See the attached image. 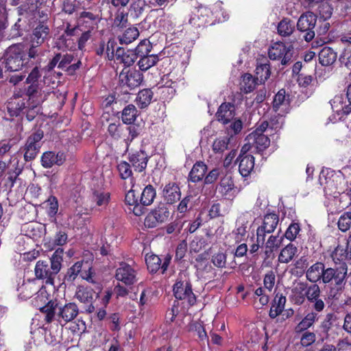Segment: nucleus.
Listing matches in <instances>:
<instances>
[{"mask_svg":"<svg viewBox=\"0 0 351 351\" xmlns=\"http://www.w3.org/2000/svg\"><path fill=\"white\" fill-rule=\"evenodd\" d=\"M128 23V14L124 12H118L114 19V25L116 27L123 28Z\"/></svg>","mask_w":351,"mask_h":351,"instance_id":"nucleus-61","label":"nucleus"},{"mask_svg":"<svg viewBox=\"0 0 351 351\" xmlns=\"http://www.w3.org/2000/svg\"><path fill=\"white\" fill-rule=\"evenodd\" d=\"M128 127H125V132H128V136L125 138L127 144L131 143L135 138H136L142 132V128L139 125L130 124Z\"/></svg>","mask_w":351,"mask_h":351,"instance_id":"nucleus-53","label":"nucleus"},{"mask_svg":"<svg viewBox=\"0 0 351 351\" xmlns=\"http://www.w3.org/2000/svg\"><path fill=\"white\" fill-rule=\"evenodd\" d=\"M153 95V92L149 88L140 90L136 99V105L141 108H147L152 100Z\"/></svg>","mask_w":351,"mask_h":351,"instance_id":"nucleus-39","label":"nucleus"},{"mask_svg":"<svg viewBox=\"0 0 351 351\" xmlns=\"http://www.w3.org/2000/svg\"><path fill=\"white\" fill-rule=\"evenodd\" d=\"M156 196V191L155 188L151 184L147 185L143 190L139 198L141 205L144 208L151 205L154 202Z\"/></svg>","mask_w":351,"mask_h":351,"instance_id":"nucleus-36","label":"nucleus"},{"mask_svg":"<svg viewBox=\"0 0 351 351\" xmlns=\"http://www.w3.org/2000/svg\"><path fill=\"white\" fill-rule=\"evenodd\" d=\"M297 252V247L289 243L281 250L278 258V261L281 263H289L293 259Z\"/></svg>","mask_w":351,"mask_h":351,"instance_id":"nucleus-35","label":"nucleus"},{"mask_svg":"<svg viewBox=\"0 0 351 351\" xmlns=\"http://www.w3.org/2000/svg\"><path fill=\"white\" fill-rule=\"evenodd\" d=\"M348 267L346 263H339L335 267H328L324 271L323 282L327 284L334 282L338 287L344 285L346 276L347 275Z\"/></svg>","mask_w":351,"mask_h":351,"instance_id":"nucleus-9","label":"nucleus"},{"mask_svg":"<svg viewBox=\"0 0 351 351\" xmlns=\"http://www.w3.org/2000/svg\"><path fill=\"white\" fill-rule=\"evenodd\" d=\"M170 261V257L165 256L162 261L161 258L155 254H147L145 257L147 269L151 273H156L160 269L164 274L169 267Z\"/></svg>","mask_w":351,"mask_h":351,"instance_id":"nucleus-16","label":"nucleus"},{"mask_svg":"<svg viewBox=\"0 0 351 351\" xmlns=\"http://www.w3.org/2000/svg\"><path fill=\"white\" fill-rule=\"evenodd\" d=\"M324 271H325L324 265L317 262L307 269L306 277L312 282H316L320 280L323 281Z\"/></svg>","mask_w":351,"mask_h":351,"instance_id":"nucleus-28","label":"nucleus"},{"mask_svg":"<svg viewBox=\"0 0 351 351\" xmlns=\"http://www.w3.org/2000/svg\"><path fill=\"white\" fill-rule=\"evenodd\" d=\"M65 161V156L62 152L56 154L53 152H46L41 156V165L44 168H51L53 165H62Z\"/></svg>","mask_w":351,"mask_h":351,"instance_id":"nucleus-20","label":"nucleus"},{"mask_svg":"<svg viewBox=\"0 0 351 351\" xmlns=\"http://www.w3.org/2000/svg\"><path fill=\"white\" fill-rule=\"evenodd\" d=\"M256 78L260 84H263L271 75L270 65L267 61L264 63H258L256 68Z\"/></svg>","mask_w":351,"mask_h":351,"instance_id":"nucleus-38","label":"nucleus"},{"mask_svg":"<svg viewBox=\"0 0 351 351\" xmlns=\"http://www.w3.org/2000/svg\"><path fill=\"white\" fill-rule=\"evenodd\" d=\"M340 62L350 69L351 67V50L349 49H345L339 57Z\"/></svg>","mask_w":351,"mask_h":351,"instance_id":"nucleus-63","label":"nucleus"},{"mask_svg":"<svg viewBox=\"0 0 351 351\" xmlns=\"http://www.w3.org/2000/svg\"><path fill=\"white\" fill-rule=\"evenodd\" d=\"M306 284L303 282H298L292 289L291 297L295 304H302L304 302L306 294Z\"/></svg>","mask_w":351,"mask_h":351,"instance_id":"nucleus-37","label":"nucleus"},{"mask_svg":"<svg viewBox=\"0 0 351 351\" xmlns=\"http://www.w3.org/2000/svg\"><path fill=\"white\" fill-rule=\"evenodd\" d=\"M139 36V32L136 27H130L126 29L122 35L119 36L121 44L128 45L135 40Z\"/></svg>","mask_w":351,"mask_h":351,"instance_id":"nucleus-41","label":"nucleus"},{"mask_svg":"<svg viewBox=\"0 0 351 351\" xmlns=\"http://www.w3.org/2000/svg\"><path fill=\"white\" fill-rule=\"evenodd\" d=\"M26 56L28 63L30 62L32 64H38L44 56V50L40 47V45L31 43Z\"/></svg>","mask_w":351,"mask_h":351,"instance_id":"nucleus-32","label":"nucleus"},{"mask_svg":"<svg viewBox=\"0 0 351 351\" xmlns=\"http://www.w3.org/2000/svg\"><path fill=\"white\" fill-rule=\"evenodd\" d=\"M163 197L166 202L172 204L180 200L181 197V191L180 187L176 183L172 182L165 185L163 191Z\"/></svg>","mask_w":351,"mask_h":351,"instance_id":"nucleus-22","label":"nucleus"},{"mask_svg":"<svg viewBox=\"0 0 351 351\" xmlns=\"http://www.w3.org/2000/svg\"><path fill=\"white\" fill-rule=\"evenodd\" d=\"M128 159L134 171L142 172L147 167L149 156L145 151L139 150L130 154Z\"/></svg>","mask_w":351,"mask_h":351,"instance_id":"nucleus-19","label":"nucleus"},{"mask_svg":"<svg viewBox=\"0 0 351 351\" xmlns=\"http://www.w3.org/2000/svg\"><path fill=\"white\" fill-rule=\"evenodd\" d=\"M239 172L243 177H247L254 169V158L252 155L239 156Z\"/></svg>","mask_w":351,"mask_h":351,"instance_id":"nucleus-30","label":"nucleus"},{"mask_svg":"<svg viewBox=\"0 0 351 351\" xmlns=\"http://www.w3.org/2000/svg\"><path fill=\"white\" fill-rule=\"evenodd\" d=\"M125 203L130 206H132L133 213L136 216H141L144 214L145 208L141 205L139 197L136 195L135 190L130 189L125 195Z\"/></svg>","mask_w":351,"mask_h":351,"instance_id":"nucleus-24","label":"nucleus"},{"mask_svg":"<svg viewBox=\"0 0 351 351\" xmlns=\"http://www.w3.org/2000/svg\"><path fill=\"white\" fill-rule=\"evenodd\" d=\"M138 110L136 107L130 104L125 106L123 111L121 119L125 124H132L136 119Z\"/></svg>","mask_w":351,"mask_h":351,"instance_id":"nucleus-46","label":"nucleus"},{"mask_svg":"<svg viewBox=\"0 0 351 351\" xmlns=\"http://www.w3.org/2000/svg\"><path fill=\"white\" fill-rule=\"evenodd\" d=\"M234 107L230 103L222 104L216 113L217 118L219 121L223 124L230 122L234 116Z\"/></svg>","mask_w":351,"mask_h":351,"instance_id":"nucleus-27","label":"nucleus"},{"mask_svg":"<svg viewBox=\"0 0 351 351\" xmlns=\"http://www.w3.org/2000/svg\"><path fill=\"white\" fill-rule=\"evenodd\" d=\"M287 299L282 293H276L269 311V316L276 318L280 315L285 308Z\"/></svg>","mask_w":351,"mask_h":351,"instance_id":"nucleus-29","label":"nucleus"},{"mask_svg":"<svg viewBox=\"0 0 351 351\" xmlns=\"http://www.w3.org/2000/svg\"><path fill=\"white\" fill-rule=\"evenodd\" d=\"M50 29L45 23H40L33 30L30 43L42 45L49 38Z\"/></svg>","mask_w":351,"mask_h":351,"instance_id":"nucleus-23","label":"nucleus"},{"mask_svg":"<svg viewBox=\"0 0 351 351\" xmlns=\"http://www.w3.org/2000/svg\"><path fill=\"white\" fill-rule=\"evenodd\" d=\"M143 82V74L136 69L123 70L119 74V82L122 86L134 89Z\"/></svg>","mask_w":351,"mask_h":351,"instance_id":"nucleus-14","label":"nucleus"},{"mask_svg":"<svg viewBox=\"0 0 351 351\" xmlns=\"http://www.w3.org/2000/svg\"><path fill=\"white\" fill-rule=\"evenodd\" d=\"M337 53L328 47H325L319 53V60L322 65L329 66L337 60Z\"/></svg>","mask_w":351,"mask_h":351,"instance_id":"nucleus-34","label":"nucleus"},{"mask_svg":"<svg viewBox=\"0 0 351 351\" xmlns=\"http://www.w3.org/2000/svg\"><path fill=\"white\" fill-rule=\"evenodd\" d=\"M64 250L58 247L48 261H38L35 266L34 271L37 278L45 280L47 283H52L55 276L60 271L63 261Z\"/></svg>","mask_w":351,"mask_h":351,"instance_id":"nucleus-2","label":"nucleus"},{"mask_svg":"<svg viewBox=\"0 0 351 351\" xmlns=\"http://www.w3.org/2000/svg\"><path fill=\"white\" fill-rule=\"evenodd\" d=\"M108 132L113 139L119 140L125 137V127L119 121L111 123L108 125Z\"/></svg>","mask_w":351,"mask_h":351,"instance_id":"nucleus-47","label":"nucleus"},{"mask_svg":"<svg viewBox=\"0 0 351 351\" xmlns=\"http://www.w3.org/2000/svg\"><path fill=\"white\" fill-rule=\"evenodd\" d=\"M98 294L96 293L92 288L79 286L77 287L75 298L80 302L86 306V311L91 313L95 311V307L93 304L95 298H97Z\"/></svg>","mask_w":351,"mask_h":351,"instance_id":"nucleus-13","label":"nucleus"},{"mask_svg":"<svg viewBox=\"0 0 351 351\" xmlns=\"http://www.w3.org/2000/svg\"><path fill=\"white\" fill-rule=\"evenodd\" d=\"M173 295L177 300H181L184 306H193L196 298L192 291V285L185 274H180L173 285Z\"/></svg>","mask_w":351,"mask_h":351,"instance_id":"nucleus-5","label":"nucleus"},{"mask_svg":"<svg viewBox=\"0 0 351 351\" xmlns=\"http://www.w3.org/2000/svg\"><path fill=\"white\" fill-rule=\"evenodd\" d=\"M217 189L221 196L227 199H232L237 194V189L234 187V182L230 176L222 178Z\"/></svg>","mask_w":351,"mask_h":351,"instance_id":"nucleus-18","label":"nucleus"},{"mask_svg":"<svg viewBox=\"0 0 351 351\" xmlns=\"http://www.w3.org/2000/svg\"><path fill=\"white\" fill-rule=\"evenodd\" d=\"M136 59V54L133 51L117 47L115 51V60L118 63H123L126 66L133 64Z\"/></svg>","mask_w":351,"mask_h":351,"instance_id":"nucleus-25","label":"nucleus"},{"mask_svg":"<svg viewBox=\"0 0 351 351\" xmlns=\"http://www.w3.org/2000/svg\"><path fill=\"white\" fill-rule=\"evenodd\" d=\"M152 49V46L151 43L148 40L144 39L139 43L135 48L134 53L136 54V58L138 57L141 58L149 54L151 52Z\"/></svg>","mask_w":351,"mask_h":351,"instance_id":"nucleus-50","label":"nucleus"},{"mask_svg":"<svg viewBox=\"0 0 351 351\" xmlns=\"http://www.w3.org/2000/svg\"><path fill=\"white\" fill-rule=\"evenodd\" d=\"M117 168L121 178L123 180L130 178L132 175L130 163L122 160L119 162Z\"/></svg>","mask_w":351,"mask_h":351,"instance_id":"nucleus-57","label":"nucleus"},{"mask_svg":"<svg viewBox=\"0 0 351 351\" xmlns=\"http://www.w3.org/2000/svg\"><path fill=\"white\" fill-rule=\"evenodd\" d=\"M268 56L271 60H279L282 65H287L291 62L293 47L281 42L276 43L269 48Z\"/></svg>","mask_w":351,"mask_h":351,"instance_id":"nucleus-8","label":"nucleus"},{"mask_svg":"<svg viewBox=\"0 0 351 351\" xmlns=\"http://www.w3.org/2000/svg\"><path fill=\"white\" fill-rule=\"evenodd\" d=\"M159 61V58L155 54H147L145 56L141 57L138 62V65L140 70L146 71L153 66H154Z\"/></svg>","mask_w":351,"mask_h":351,"instance_id":"nucleus-43","label":"nucleus"},{"mask_svg":"<svg viewBox=\"0 0 351 351\" xmlns=\"http://www.w3.org/2000/svg\"><path fill=\"white\" fill-rule=\"evenodd\" d=\"M333 259L338 260L340 261V263H346V261L351 260V247L349 246H346V247L343 246H337L333 254H332Z\"/></svg>","mask_w":351,"mask_h":351,"instance_id":"nucleus-44","label":"nucleus"},{"mask_svg":"<svg viewBox=\"0 0 351 351\" xmlns=\"http://www.w3.org/2000/svg\"><path fill=\"white\" fill-rule=\"evenodd\" d=\"M82 261L75 263L72 267L68 269L64 279L68 282H73L77 278L82 268Z\"/></svg>","mask_w":351,"mask_h":351,"instance_id":"nucleus-52","label":"nucleus"},{"mask_svg":"<svg viewBox=\"0 0 351 351\" xmlns=\"http://www.w3.org/2000/svg\"><path fill=\"white\" fill-rule=\"evenodd\" d=\"M318 319V315L315 312L308 313L302 321L296 326L295 331L297 332H302L309 328L315 321Z\"/></svg>","mask_w":351,"mask_h":351,"instance_id":"nucleus-40","label":"nucleus"},{"mask_svg":"<svg viewBox=\"0 0 351 351\" xmlns=\"http://www.w3.org/2000/svg\"><path fill=\"white\" fill-rule=\"evenodd\" d=\"M92 199L97 206L106 208L110 202V194L109 192L95 191L93 193Z\"/></svg>","mask_w":351,"mask_h":351,"instance_id":"nucleus-45","label":"nucleus"},{"mask_svg":"<svg viewBox=\"0 0 351 351\" xmlns=\"http://www.w3.org/2000/svg\"><path fill=\"white\" fill-rule=\"evenodd\" d=\"M227 254L223 251L215 253L211 257L212 263L218 268H224L226 265Z\"/></svg>","mask_w":351,"mask_h":351,"instance_id":"nucleus-55","label":"nucleus"},{"mask_svg":"<svg viewBox=\"0 0 351 351\" xmlns=\"http://www.w3.org/2000/svg\"><path fill=\"white\" fill-rule=\"evenodd\" d=\"M207 171V166L202 161L197 162L191 170L189 179L193 182H197L203 179Z\"/></svg>","mask_w":351,"mask_h":351,"instance_id":"nucleus-31","label":"nucleus"},{"mask_svg":"<svg viewBox=\"0 0 351 351\" xmlns=\"http://www.w3.org/2000/svg\"><path fill=\"white\" fill-rule=\"evenodd\" d=\"M29 103L27 91L25 94L14 93L7 104L8 112L10 117H18L23 114Z\"/></svg>","mask_w":351,"mask_h":351,"instance_id":"nucleus-10","label":"nucleus"},{"mask_svg":"<svg viewBox=\"0 0 351 351\" xmlns=\"http://www.w3.org/2000/svg\"><path fill=\"white\" fill-rule=\"evenodd\" d=\"M230 138L223 136L217 138L213 144V149L215 153H222L228 149Z\"/></svg>","mask_w":351,"mask_h":351,"instance_id":"nucleus-54","label":"nucleus"},{"mask_svg":"<svg viewBox=\"0 0 351 351\" xmlns=\"http://www.w3.org/2000/svg\"><path fill=\"white\" fill-rule=\"evenodd\" d=\"M315 341V335L313 332H305L300 340L302 346L307 347L314 343Z\"/></svg>","mask_w":351,"mask_h":351,"instance_id":"nucleus-64","label":"nucleus"},{"mask_svg":"<svg viewBox=\"0 0 351 351\" xmlns=\"http://www.w3.org/2000/svg\"><path fill=\"white\" fill-rule=\"evenodd\" d=\"M306 297L309 302L316 300L320 295L319 287L316 284L312 285L308 287H306Z\"/></svg>","mask_w":351,"mask_h":351,"instance_id":"nucleus-58","label":"nucleus"},{"mask_svg":"<svg viewBox=\"0 0 351 351\" xmlns=\"http://www.w3.org/2000/svg\"><path fill=\"white\" fill-rule=\"evenodd\" d=\"M6 2L7 0H0V40L8 26Z\"/></svg>","mask_w":351,"mask_h":351,"instance_id":"nucleus-49","label":"nucleus"},{"mask_svg":"<svg viewBox=\"0 0 351 351\" xmlns=\"http://www.w3.org/2000/svg\"><path fill=\"white\" fill-rule=\"evenodd\" d=\"M275 281L276 276L274 271H269L264 276L263 284L265 288L267 289L269 291H271L272 289L274 287Z\"/></svg>","mask_w":351,"mask_h":351,"instance_id":"nucleus-59","label":"nucleus"},{"mask_svg":"<svg viewBox=\"0 0 351 351\" xmlns=\"http://www.w3.org/2000/svg\"><path fill=\"white\" fill-rule=\"evenodd\" d=\"M316 23L317 16L312 12H306L299 17L296 25L297 29L305 41L310 42L315 38Z\"/></svg>","mask_w":351,"mask_h":351,"instance_id":"nucleus-6","label":"nucleus"},{"mask_svg":"<svg viewBox=\"0 0 351 351\" xmlns=\"http://www.w3.org/2000/svg\"><path fill=\"white\" fill-rule=\"evenodd\" d=\"M339 229L342 232L348 230L351 227V212L346 211L339 217L337 222Z\"/></svg>","mask_w":351,"mask_h":351,"instance_id":"nucleus-51","label":"nucleus"},{"mask_svg":"<svg viewBox=\"0 0 351 351\" xmlns=\"http://www.w3.org/2000/svg\"><path fill=\"white\" fill-rule=\"evenodd\" d=\"M283 237L279 235H271L265 243L264 259L267 260L273 256L274 251L278 250L282 245Z\"/></svg>","mask_w":351,"mask_h":351,"instance_id":"nucleus-26","label":"nucleus"},{"mask_svg":"<svg viewBox=\"0 0 351 351\" xmlns=\"http://www.w3.org/2000/svg\"><path fill=\"white\" fill-rule=\"evenodd\" d=\"M169 216V211L165 204H159L145 217L144 224L148 228H155L165 222Z\"/></svg>","mask_w":351,"mask_h":351,"instance_id":"nucleus-11","label":"nucleus"},{"mask_svg":"<svg viewBox=\"0 0 351 351\" xmlns=\"http://www.w3.org/2000/svg\"><path fill=\"white\" fill-rule=\"evenodd\" d=\"M260 84L256 77L250 73H245L242 76L241 82V89L245 93L253 91L257 84Z\"/></svg>","mask_w":351,"mask_h":351,"instance_id":"nucleus-42","label":"nucleus"},{"mask_svg":"<svg viewBox=\"0 0 351 351\" xmlns=\"http://www.w3.org/2000/svg\"><path fill=\"white\" fill-rule=\"evenodd\" d=\"M136 271L128 263H121L116 270L115 278L127 285H133L136 281Z\"/></svg>","mask_w":351,"mask_h":351,"instance_id":"nucleus-15","label":"nucleus"},{"mask_svg":"<svg viewBox=\"0 0 351 351\" xmlns=\"http://www.w3.org/2000/svg\"><path fill=\"white\" fill-rule=\"evenodd\" d=\"M245 141L252 143L256 152L261 153L265 150L270 145V140L267 135L258 134H249Z\"/></svg>","mask_w":351,"mask_h":351,"instance_id":"nucleus-21","label":"nucleus"},{"mask_svg":"<svg viewBox=\"0 0 351 351\" xmlns=\"http://www.w3.org/2000/svg\"><path fill=\"white\" fill-rule=\"evenodd\" d=\"M279 222V217L276 213H269L264 216L263 223L257 228L256 235L258 242L264 245L267 234L272 233Z\"/></svg>","mask_w":351,"mask_h":351,"instance_id":"nucleus-12","label":"nucleus"},{"mask_svg":"<svg viewBox=\"0 0 351 351\" xmlns=\"http://www.w3.org/2000/svg\"><path fill=\"white\" fill-rule=\"evenodd\" d=\"M146 5L145 0H134L130 4V10L134 11L137 16L142 14Z\"/></svg>","mask_w":351,"mask_h":351,"instance_id":"nucleus-60","label":"nucleus"},{"mask_svg":"<svg viewBox=\"0 0 351 351\" xmlns=\"http://www.w3.org/2000/svg\"><path fill=\"white\" fill-rule=\"evenodd\" d=\"M211 14H213V11L207 7L202 5L196 7L193 11V15L189 19V23L196 27L203 26L208 22L206 18Z\"/></svg>","mask_w":351,"mask_h":351,"instance_id":"nucleus-17","label":"nucleus"},{"mask_svg":"<svg viewBox=\"0 0 351 351\" xmlns=\"http://www.w3.org/2000/svg\"><path fill=\"white\" fill-rule=\"evenodd\" d=\"M43 132L41 130H38L27 137L23 147L25 161H31L37 156L43 144Z\"/></svg>","mask_w":351,"mask_h":351,"instance_id":"nucleus-7","label":"nucleus"},{"mask_svg":"<svg viewBox=\"0 0 351 351\" xmlns=\"http://www.w3.org/2000/svg\"><path fill=\"white\" fill-rule=\"evenodd\" d=\"M278 32L282 36H290L295 29V25L288 19H284L278 25Z\"/></svg>","mask_w":351,"mask_h":351,"instance_id":"nucleus-48","label":"nucleus"},{"mask_svg":"<svg viewBox=\"0 0 351 351\" xmlns=\"http://www.w3.org/2000/svg\"><path fill=\"white\" fill-rule=\"evenodd\" d=\"M68 239L67 234L64 230H58L53 239V245L58 246H62L66 243Z\"/></svg>","mask_w":351,"mask_h":351,"instance_id":"nucleus-62","label":"nucleus"},{"mask_svg":"<svg viewBox=\"0 0 351 351\" xmlns=\"http://www.w3.org/2000/svg\"><path fill=\"white\" fill-rule=\"evenodd\" d=\"M40 311L45 314V320L47 323L56 320L62 326L73 321L79 313V308L75 303L69 302L62 305L56 300L49 301L45 306L40 308Z\"/></svg>","mask_w":351,"mask_h":351,"instance_id":"nucleus-1","label":"nucleus"},{"mask_svg":"<svg viewBox=\"0 0 351 351\" xmlns=\"http://www.w3.org/2000/svg\"><path fill=\"white\" fill-rule=\"evenodd\" d=\"M27 64V56L23 44L12 45L7 49L5 65L7 71H18Z\"/></svg>","mask_w":351,"mask_h":351,"instance_id":"nucleus-4","label":"nucleus"},{"mask_svg":"<svg viewBox=\"0 0 351 351\" xmlns=\"http://www.w3.org/2000/svg\"><path fill=\"white\" fill-rule=\"evenodd\" d=\"M29 103L23 114L29 121H32L40 112V104L47 99L45 90L36 84H31L27 88Z\"/></svg>","mask_w":351,"mask_h":351,"instance_id":"nucleus-3","label":"nucleus"},{"mask_svg":"<svg viewBox=\"0 0 351 351\" xmlns=\"http://www.w3.org/2000/svg\"><path fill=\"white\" fill-rule=\"evenodd\" d=\"M300 231V227L299 223H291L282 237L283 238L285 237L290 241H293L296 239L297 235L299 234Z\"/></svg>","mask_w":351,"mask_h":351,"instance_id":"nucleus-56","label":"nucleus"},{"mask_svg":"<svg viewBox=\"0 0 351 351\" xmlns=\"http://www.w3.org/2000/svg\"><path fill=\"white\" fill-rule=\"evenodd\" d=\"M289 106V97L284 89L280 90L275 95L273 101V109L276 111L284 112Z\"/></svg>","mask_w":351,"mask_h":351,"instance_id":"nucleus-33","label":"nucleus"}]
</instances>
